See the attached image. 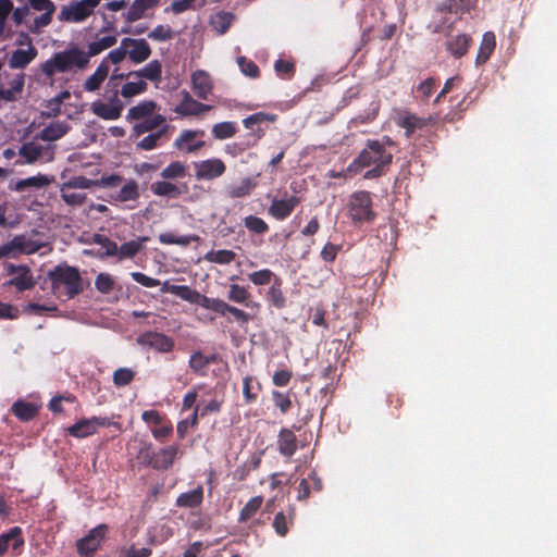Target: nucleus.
Masks as SVG:
<instances>
[{
  "instance_id": "obj_44",
  "label": "nucleus",
  "mask_w": 557,
  "mask_h": 557,
  "mask_svg": "<svg viewBox=\"0 0 557 557\" xmlns=\"http://www.w3.org/2000/svg\"><path fill=\"white\" fill-rule=\"evenodd\" d=\"M267 299L276 309H282L285 307L286 298L282 290V280L280 277H275V281L267 293Z\"/></svg>"
},
{
  "instance_id": "obj_36",
  "label": "nucleus",
  "mask_w": 557,
  "mask_h": 557,
  "mask_svg": "<svg viewBox=\"0 0 557 557\" xmlns=\"http://www.w3.org/2000/svg\"><path fill=\"white\" fill-rule=\"evenodd\" d=\"M496 47L495 35L492 32H486L483 34L482 41L479 48V52L475 59L476 65L484 64L493 53Z\"/></svg>"
},
{
  "instance_id": "obj_24",
  "label": "nucleus",
  "mask_w": 557,
  "mask_h": 557,
  "mask_svg": "<svg viewBox=\"0 0 557 557\" xmlns=\"http://www.w3.org/2000/svg\"><path fill=\"white\" fill-rule=\"evenodd\" d=\"M472 42V39L467 34H460L454 37H450L445 46L446 50L456 59L462 58L465 54H467L470 45Z\"/></svg>"
},
{
  "instance_id": "obj_11",
  "label": "nucleus",
  "mask_w": 557,
  "mask_h": 557,
  "mask_svg": "<svg viewBox=\"0 0 557 557\" xmlns=\"http://www.w3.org/2000/svg\"><path fill=\"white\" fill-rule=\"evenodd\" d=\"M53 148L54 147L50 145L41 146L36 145L33 141H29L24 143L18 148V154L20 157L24 158V161L22 163L34 164L41 158H46L47 161H51L54 154Z\"/></svg>"
},
{
  "instance_id": "obj_55",
  "label": "nucleus",
  "mask_w": 557,
  "mask_h": 557,
  "mask_svg": "<svg viewBox=\"0 0 557 557\" xmlns=\"http://www.w3.org/2000/svg\"><path fill=\"white\" fill-rule=\"evenodd\" d=\"M92 242L106 249L104 252L99 253L100 258L113 257L117 252V244L104 235L95 234Z\"/></svg>"
},
{
  "instance_id": "obj_38",
  "label": "nucleus",
  "mask_w": 557,
  "mask_h": 557,
  "mask_svg": "<svg viewBox=\"0 0 557 557\" xmlns=\"http://www.w3.org/2000/svg\"><path fill=\"white\" fill-rule=\"evenodd\" d=\"M50 178L45 174H37L35 176H29L23 180L17 181L13 187H11L15 191H24L28 188H42L50 184Z\"/></svg>"
},
{
  "instance_id": "obj_59",
  "label": "nucleus",
  "mask_w": 557,
  "mask_h": 557,
  "mask_svg": "<svg viewBox=\"0 0 557 557\" xmlns=\"http://www.w3.org/2000/svg\"><path fill=\"white\" fill-rule=\"evenodd\" d=\"M72 187L61 186V198L70 206H82L86 200V195L82 193L70 191Z\"/></svg>"
},
{
  "instance_id": "obj_16",
  "label": "nucleus",
  "mask_w": 557,
  "mask_h": 557,
  "mask_svg": "<svg viewBox=\"0 0 557 557\" xmlns=\"http://www.w3.org/2000/svg\"><path fill=\"white\" fill-rule=\"evenodd\" d=\"M191 85L195 95L202 100H207L213 89L211 76L203 70H197L191 74Z\"/></svg>"
},
{
  "instance_id": "obj_4",
  "label": "nucleus",
  "mask_w": 557,
  "mask_h": 557,
  "mask_svg": "<svg viewBox=\"0 0 557 557\" xmlns=\"http://www.w3.org/2000/svg\"><path fill=\"white\" fill-rule=\"evenodd\" d=\"M89 61L85 51L76 46L66 50L55 52L49 60L41 64V72L47 77H52L55 73H65L73 69L83 70Z\"/></svg>"
},
{
  "instance_id": "obj_5",
  "label": "nucleus",
  "mask_w": 557,
  "mask_h": 557,
  "mask_svg": "<svg viewBox=\"0 0 557 557\" xmlns=\"http://www.w3.org/2000/svg\"><path fill=\"white\" fill-rule=\"evenodd\" d=\"M347 214L355 224L372 223L376 213L373 210L371 194L367 190L351 194L347 203Z\"/></svg>"
},
{
  "instance_id": "obj_22",
  "label": "nucleus",
  "mask_w": 557,
  "mask_h": 557,
  "mask_svg": "<svg viewBox=\"0 0 557 557\" xmlns=\"http://www.w3.org/2000/svg\"><path fill=\"white\" fill-rule=\"evenodd\" d=\"M202 502L203 487L198 485L191 491L180 494L176 498L175 506L194 510L199 508L202 505Z\"/></svg>"
},
{
  "instance_id": "obj_17",
  "label": "nucleus",
  "mask_w": 557,
  "mask_h": 557,
  "mask_svg": "<svg viewBox=\"0 0 557 557\" xmlns=\"http://www.w3.org/2000/svg\"><path fill=\"white\" fill-rule=\"evenodd\" d=\"M180 454V446L172 444L165 447H161L156 450L153 469L154 470H169Z\"/></svg>"
},
{
  "instance_id": "obj_64",
  "label": "nucleus",
  "mask_w": 557,
  "mask_h": 557,
  "mask_svg": "<svg viewBox=\"0 0 557 557\" xmlns=\"http://www.w3.org/2000/svg\"><path fill=\"white\" fill-rule=\"evenodd\" d=\"M237 62H238V65L240 67V71L243 72V74H245L246 76H248L250 78L259 77L260 70L253 61L248 60L245 57H239L237 59Z\"/></svg>"
},
{
  "instance_id": "obj_56",
  "label": "nucleus",
  "mask_w": 557,
  "mask_h": 557,
  "mask_svg": "<svg viewBox=\"0 0 557 557\" xmlns=\"http://www.w3.org/2000/svg\"><path fill=\"white\" fill-rule=\"evenodd\" d=\"M198 412H199V406H196L194 412L191 413V416L189 418L184 419L177 423L176 433H177V437L180 440L185 438V436L188 432V429L190 426L194 428L198 424V419H199Z\"/></svg>"
},
{
  "instance_id": "obj_13",
  "label": "nucleus",
  "mask_w": 557,
  "mask_h": 557,
  "mask_svg": "<svg viewBox=\"0 0 557 557\" xmlns=\"http://www.w3.org/2000/svg\"><path fill=\"white\" fill-rule=\"evenodd\" d=\"M138 344L148 346L159 352H170L173 350L174 339L163 333L146 332L137 338Z\"/></svg>"
},
{
  "instance_id": "obj_8",
  "label": "nucleus",
  "mask_w": 557,
  "mask_h": 557,
  "mask_svg": "<svg viewBox=\"0 0 557 557\" xmlns=\"http://www.w3.org/2000/svg\"><path fill=\"white\" fill-rule=\"evenodd\" d=\"M111 420L107 417L83 418L66 429L69 435L75 438H86L97 433L99 428L110 426Z\"/></svg>"
},
{
  "instance_id": "obj_23",
  "label": "nucleus",
  "mask_w": 557,
  "mask_h": 557,
  "mask_svg": "<svg viewBox=\"0 0 557 557\" xmlns=\"http://www.w3.org/2000/svg\"><path fill=\"white\" fill-rule=\"evenodd\" d=\"M128 75L159 84L162 81V63L159 60H151L144 67L128 72Z\"/></svg>"
},
{
  "instance_id": "obj_6",
  "label": "nucleus",
  "mask_w": 557,
  "mask_h": 557,
  "mask_svg": "<svg viewBox=\"0 0 557 557\" xmlns=\"http://www.w3.org/2000/svg\"><path fill=\"white\" fill-rule=\"evenodd\" d=\"M436 124V117H420L414 113L408 111L400 114L397 119V125L405 129V136L407 138H413L414 134L419 132V136H425L431 141L432 138L436 137L435 131L433 129Z\"/></svg>"
},
{
  "instance_id": "obj_18",
  "label": "nucleus",
  "mask_w": 557,
  "mask_h": 557,
  "mask_svg": "<svg viewBox=\"0 0 557 557\" xmlns=\"http://www.w3.org/2000/svg\"><path fill=\"white\" fill-rule=\"evenodd\" d=\"M211 109H212L211 106L205 104L202 102L195 100L189 95V92L185 91L183 100L175 108V112L183 116H189V115H200Z\"/></svg>"
},
{
  "instance_id": "obj_31",
  "label": "nucleus",
  "mask_w": 557,
  "mask_h": 557,
  "mask_svg": "<svg viewBox=\"0 0 557 557\" xmlns=\"http://www.w3.org/2000/svg\"><path fill=\"white\" fill-rule=\"evenodd\" d=\"M110 66L100 62L96 71L85 81L84 90L92 92L98 90L109 75Z\"/></svg>"
},
{
  "instance_id": "obj_10",
  "label": "nucleus",
  "mask_w": 557,
  "mask_h": 557,
  "mask_svg": "<svg viewBox=\"0 0 557 557\" xmlns=\"http://www.w3.org/2000/svg\"><path fill=\"white\" fill-rule=\"evenodd\" d=\"M195 177L198 181H212L222 176L226 171L225 163L219 158H211L194 163Z\"/></svg>"
},
{
  "instance_id": "obj_9",
  "label": "nucleus",
  "mask_w": 557,
  "mask_h": 557,
  "mask_svg": "<svg viewBox=\"0 0 557 557\" xmlns=\"http://www.w3.org/2000/svg\"><path fill=\"white\" fill-rule=\"evenodd\" d=\"M301 202V198L296 195L284 193L283 198L274 197L268 208V213L277 221H284L290 216L295 208Z\"/></svg>"
},
{
  "instance_id": "obj_39",
  "label": "nucleus",
  "mask_w": 557,
  "mask_h": 557,
  "mask_svg": "<svg viewBox=\"0 0 557 557\" xmlns=\"http://www.w3.org/2000/svg\"><path fill=\"white\" fill-rule=\"evenodd\" d=\"M170 128V125H164L160 129H158L154 133L149 134L148 136L144 137L140 141L136 144V147L141 150H152L161 145V139H168L166 133Z\"/></svg>"
},
{
  "instance_id": "obj_58",
  "label": "nucleus",
  "mask_w": 557,
  "mask_h": 557,
  "mask_svg": "<svg viewBox=\"0 0 557 557\" xmlns=\"http://www.w3.org/2000/svg\"><path fill=\"white\" fill-rule=\"evenodd\" d=\"M135 372L129 368H119L113 373V384L116 387L126 386L132 383Z\"/></svg>"
},
{
  "instance_id": "obj_32",
  "label": "nucleus",
  "mask_w": 557,
  "mask_h": 557,
  "mask_svg": "<svg viewBox=\"0 0 557 557\" xmlns=\"http://www.w3.org/2000/svg\"><path fill=\"white\" fill-rule=\"evenodd\" d=\"M12 413L21 421L33 420L39 411V407L33 403L16 400L11 407Z\"/></svg>"
},
{
  "instance_id": "obj_63",
  "label": "nucleus",
  "mask_w": 557,
  "mask_h": 557,
  "mask_svg": "<svg viewBox=\"0 0 557 557\" xmlns=\"http://www.w3.org/2000/svg\"><path fill=\"white\" fill-rule=\"evenodd\" d=\"M274 70L280 77L288 79L295 73V64L290 61L278 59L274 63Z\"/></svg>"
},
{
  "instance_id": "obj_15",
  "label": "nucleus",
  "mask_w": 557,
  "mask_h": 557,
  "mask_svg": "<svg viewBox=\"0 0 557 557\" xmlns=\"http://www.w3.org/2000/svg\"><path fill=\"white\" fill-rule=\"evenodd\" d=\"M123 108L124 104L116 96L110 102L95 101L91 104L92 113L107 121L117 120L122 114Z\"/></svg>"
},
{
  "instance_id": "obj_46",
  "label": "nucleus",
  "mask_w": 557,
  "mask_h": 557,
  "mask_svg": "<svg viewBox=\"0 0 557 557\" xmlns=\"http://www.w3.org/2000/svg\"><path fill=\"white\" fill-rule=\"evenodd\" d=\"M236 258V253L233 250L228 249H220V250H210L205 256L203 259L211 263L226 265L232 263Z\"/></svg>"
},
{
  "instance_id": "obj_27",
  "label": "nucleus",
  "mask_w": 557,
  "mask_h": 557,
  "mask_svg": "<svg viewBox=\"0 0 557 557\" xmlns=\"http://www.w3.org/2000/svg\"><path fill=\"white\" fill-rule=\"evenodd\" d=\"M24 544L22 531L18 527L12 528L8 533L0 535V557L11 546L13 550H18Z\"/></svg>"
},
{
  "instance_id": "obj_60",
  "label": "nucleus",
  "mask_w": 557,
  "mask_h": 557,
  "mask_svg": "<svg viewBox=\"0 0 557 557\" xmlns=\"http://www.w3.org/2000/svg\"><path fill=\"white\" fill-rule=\"evenodd\" d=\"M174 37L175 32L169 25H158L148 34V38L156 41H168Z\"/></svg>"
},
{
  "instance_id": "obj_41",
  "label": "nucleus",
  "mask_w": 557,
  "mask_h": 557,
  "mask_svg": "<svg viewBox=\"0 0 557 557\" xmlns=\"http://www.w3.org/2000/svg\"><path fill=\"white\" fill-rule=\"evenodd\" d=\"M260 392L261 384L256 377L247 375L243 379V395L247 405L255 403Z\"/></svg>"
},
{
  "instance_id": "obj_26",
  "label": "nucleus",
  "mask_w": 557,
  "mask_h": 557,
  "mask_svg": "<svg viewBox=\"0 0 557 557\" xmlns=\"http://www.w3.org/2000/svg\"><path fill=\"white\" fill-rule=\"evenodd\" d=\"M278 451L284 457H292L297 450V437L289 429H282L277 437Z\"/></svg>"
},
{
  "instance_id": "obj_14",
  "label": "nucleus",
  "mask_w": 557,
  "mask_h": 557,
  "mask_svg": "<svg viewBox=\"0 0 557 557\" xmlns=\"http://www.w3.org/2000/svg\"><path fill=\"white\" fill-rule=\"evenodd\" d=\"M22 36L27 40L28 48L26 50L17 49L13 51L11 58L9 59V66L11 69H25L36 59L38 54V50L33 45L32 38L28 36V34L22 33Z\"/></svg>"
},
{
  "instance_id": "obj_30",
  "label": "nucleus",
  "mask_w": 557,
  "mask_h": 557,
  "mask_svg": "<svg viewBox=\"0 0 557 557\" xmlns=\"http://www.w3.org/2000/svg\"><path fill=\"white\" fill-rule=\"evenodd\" d=\"M158 3L159 0H134L127 13L125 14L126 22L133 23L143 18L145 12L154 8Z\"/></svg>"
},
{
  "instance_id": "obj_52",
  "label": "nucleus",
  "mask_w": 557,
  "mask_h": 557,
  "mask_svg": "<svg viewBox=\"0 0 557 557\" xmlns=\"http://www.w3.org/2000/svg\"><path fill=\"white\" fill-rule=\"evenodd\" d=\"M256 184L251 178H244L238 185L231 186L227 190L231 198H243L251 194Z\"/></svg>"
},
{
  "instance_id": "obj_37",
  "label": "nucleus",
  "mask_w": 557,
  "mask_h": 557,
  "mask_svg": "<svg viewBox=\"0 0 557 557\" xmlns=\"http://www.w3.org/2000/svg\"><path fill=\"white\" fill-rule=\"evenodd\" d=\"M234 20L235 15L233 13L220 11L211 16L209 23L212 29L215 30L218 35H224L231 27Z\"/></svg>"
},
{
  "instance_id": "obj_35",
  "label": "nucleus",
  "mask_w": 557,
  "mask_h": 557,
  "mask_svg": "<svg viewBox=\"0 0 557 557\" xmlns=\"http://www.w3.org/2000/svg\"><path fill=\"white\" fill-rule=\"evenodd\" d=\"M150 190L159 197L177 198L182 195L181 188L176 184L169 182V180L153 182Z\"/></svg>"
},
{
  "instance_id": "obj_25",
  "label": "nucleus",
  "mask_w": 557,
  "mask_h": 557,
  "mask_svg": "<svg viewBox=\"0 0 557 557\" xmlns=\"http://www.w3.org/2000/svg\"><path fill=\"white\" fill-rule=\"evenodd\" d=\"M70 131L65 122L53 121L36 135V139L44 141H55L62 138Z\"/></svg>"
},
{
  "instance_id": "obj_29",
  "label": "nucleus",
  "mask_w": 557,
  "mask_h": 557,
  "mask_svg": "<svg viewBox=\"0 0 557 557\" xmlns=\"http://www.w3.org/2000/svg\"><path fill=\"white\" fill-rule=\"evenodd\" d=\"M156 109L157 103L153 100L140 101L128 110L126 120L128 122L145 120L151 116Z\"/></svg>"
},
{
  "instance_id": "obj_33",
  "label": "nucleus",
  "mask_w": 557,
  "mask_h": 557,
  "mask_svg": "<svg viewBox=\"0 0 557 557\" xmlns=\"http://www.w3.org/2000/svg\"><path fill=\"white\" fill-rule=\"evenodd\" d=\"M166 124V120L162 114H152L151 116L143 120L141 122L135 124L133 127V133L136 136H140L145 133L152 132L157 128H161Z\"/></svg>"
},
{
  "instance_id": "obj_19",
  "label": "nucleus",
  "mask_w": 557,
  "mask_h": 557,
  "mask_svg": "<svg viewBox=\"0 0 557 557\" xmlns=\"http://www.w3.org/2000/svg\"><path fill=\"white\" fill-rule=\"evenodd\" d=\"M90 15V11H88L81 0L69 7H63L59 14V20L61 22L79 23L88 18Z\"/></svg>"
},
{
  "instance_id": "obj_12",
  "label": "nucleus",
  "mask_w": 557,
  "mask_h": 557,
  "mask_svg": "<svg viewBox=\"0 0 557 557\" xmlns=\"http://www.w3.org/2000/svg\"><path fill=\"white\" fill-rule=\"evenodd\" d=\"M122 45L127 46V57L135 64H140L147 61L151 53V47L146 39H135L125 37L122 39Z\"/></svg>"
},
{
  "instance_id": "obj_1",
  "label": "nucleus",
  "mask_w": 557,
  "mask_h": 557,
  "mask_svg": "<svg viewBox=\"0 0 557 557\" xmlns=\"http://www.w3.org/2000/svg\"><path fill=\"white\" fill-rule=\"evenodd\" d=\"M394 146L395 143L389 136H383L381 139H368L364 148L347 166L348 173L356 175L362 169L369 168L363 178L372 180L381 177L387 172L393 162V153L388 148Z\"/></svg>"
},
{
  "instance_id": "obj_40",
  "label": "nucleus",
  "mask_w": 557,
  "mask_h": 557,
  "mask_svg": "<svg viewBox=\"0 0 557 557\" xmlns=\"http://www.w3.org/2000/svg\"><path fill=\"white\" fill-rule=\"evenodd\" d=\"M117 41L116 35L104 36L100 39L91 41L88 44V50L85 51L88 61L90 58L100 54L102 51L113 47Z\"/></svg>"
},
{
  "instance_id": "obj_50",
  "label": "nucleus",
  "mask_w": 557,
  "mask_h": 557,
  "mask_svg": "<svg viewBox=\"0 0 557 557\" xmlns=\"http://www.w3.org/2000/svg\"><path fill=\"white\" fill-rule=\"evenodd\" d=\"M263 504V497L261 495L255 496L248 500V503L242 508L238 522H246L252 518L256 512L261 508Z\"/></svg>"
},
{
  "instance_id": "obj_2",
  "label": "nucleus",
  "mask_w": 557,
  "mask_h": 557,
  "mask_svg": "<svg viewBox=\"0 0 557 557\" xmlns=\"http://www.w3.org/2000/svg\"><path fill=\"white\" fill-rule=\"evenodd\" d=\"M161 292L171 293L183 300L198 305L207 310H211L221 317L232 314L235 321L240 325L247 324L252 319L248 312L232 306L220 298H211L202 295L187 285H170L168 282H164L162 284Z\"/></svg>"
},
{
  "instance_id": "obj_53",
  "label": "nucleus",
  "mask_w": 557,
  "mask_h": 557,
  "mask_svg": "<svg viewBox=\"0 0 557 557\" xmlns=\"http://www.w3.org/2000/svg\"><path fill=\"white\" fill-rule=\"evenodd\" d=\"M244 225L249 232L258 235H263L269 231L268 223L263 219L256 215L246 216L244 219Z\"/></svg>"
},
{
  "instance_id": "obj_57",
  "label": "nucleus",
  "mask_w": 557,
  "mask_h": 557,
  "mask_svg": "<svg viewBox=\"0 0 557 557\" xmlns=\"http://www.w3.org/2000/svg\"><path fill=\"white\" fill-rule=\"evenodd\" d=\"M277 277L270 269H262L248 274L249 281L256 286L268 285Z\"/></svg>"
},
{
  "instance_id": "obj_43",
  "label": "nucleus",
  "mask_w": 557,
  "mask_h": 557,
  "mask_svg": "<svg viewBox=\"0 0 557 557\" xmlns=\"http://www.w3.org/2000/svg\"><path fill=\"white\" fill-rule=\"evenodd\" d=\"M9 285L16 287L18 292L32 289L35 281L28 267L22 268V271L8 282Z\"/></svg>"
},
{
  "instance_id": "obj_34",
  "label": "nucleus",
  "mask_w": 557,
  "mask_h": 557,
  "mask_svg": "<svg viewBox=\"0 0 557 557\" xmlns=\"http://www.w3.org/2000/svg\"><path fill=\"white\" fill-rule=\"evenodd\" d=\"M147 240L148 237H138L137 239L126 242L120 247L117 246V252L114 257H117L119 260L132 259L144 248V244Z\"/></svg>"
},
{
  "instance_id": "obj_47",
  "label": "nucleus",
  "mask_w": 557,
  "mask_h": 557,
  "mask_svg": "<svg viewBox=\"0 0 557 557\" xmlns=\"http://www.w3.org/2000/svg\"><path fill=\"white\" fill-rule=\"evenodd\" d=\"M187 164L181 161H173L162 170L160 175L163 180H178L184 178L187 175Z\"/></svg>"
},
{
  "instance_id": "obj_28",
  "label": "nucleus",
  "mask_w": 557,
  "mask_h": 557,
  "mask_svg": "<svg viewBox=\"0 0 557 557\" xmlns=\"http://www.w3.org/2000/svg\"><path fill=\"white\" fill-rule=\"evenodd\" d=\"M11 245L13 246L15 251L26 255L35 253L42 247V244L38 243L27 234L14 236L11 239Z\"/></svg>"
},
{
  "instance_id": "obj_45",
  "label": "nucleus",
  "mask_w": 557,
  "mask_h": 557,
  "mask_svg": "<svg viewBox=\"0 0 557 557\" xmlns=\"http://www.w3.org/2000/svg\"><path fill=\"white\" fill-rule=\"evenodd\" d=\"M156 449L151 442L141 441L136 458L138 462L144 467H150L153 469Z\"/></svg>"
},
{
  "instance_id": "obj_3",
  "label": "nucleus",
  "mask_w": 557,
  "mask_h": 557,
  "mask_svg": "<svg viewBox=\"0 0 557 557\" xmlns=\"http://www.w3.org/2000/svg\"><path fill=\"white\" fill-rule=\"evenodd\" d=\"M53 293L73 299L84 290L83 278L77 268L60 263L48 272Z\"/></svg>"
},
{
  "instance_id": "obj_61",
  "label": "nucleus",
  "mask_w": 557,
  "mask_h": 557,
  "mask_svg": "<svg viewBox=\"0 0 557 557\" xmlns=\"http://www.w3.org/2000/svg\"><path fill=\"white\" fill-rule=\"evenodd\" d=\"M436 79L428 77L417 86L418 97L421 101L426 102L436 88Z\"/></svg>"
},
{
  "instance_id": "obj_7",
  "label": "nucleus",
  "mask_w": 557,
  "mask_h": 557,
  "mask_svg": "<svg viewBox=\"0 0 557 557\" xmlns=\"http://www.w3.org/2000/svg\"><path fill=\"white\" fill-rule=\"evenodd\" d=\"M109 528L101 523L76 543L77 553L82 557H92L108 534Z\"/></svg>"
},
{
  "instance_id": "obj_51",
  "label": "nucleus",
  "mask_w": 557,
  "mask_h": 557,
  "mask_svg": "<svg viewBox=\"0 0 557 557\" xmlns=\"http://www.w3.org/2000/svg\"><path fill=\"white\" fill-rule=\"evenodd\" d=\"M147 88L148 84L144 79H138L137 82H127L122 86L120 95L123 98L129 99L132 97L144 94Z\"/></svg>"
},
{
  "instance_id": "obj_48",
  "label": "nucleus",
  "mask_w": 557,
  "mask_h": 557,
  "mask_svg": "<svg viewBox=\"0 0 557 557\" xmlns=\"http://www.w3.org/2000/svg\"><path fill=\"white\" fill-rule=\"evenodd\" d=\"M211 133L218 140L228 139L237 133V125L230 121L220 122L212 126Z\"/></svg>"
},
{
  "instance_id": "obj_20",
  "label": "nucleus",
  "mask_w": 557,
  "mask_h": 557,
  "mask_svg": "<svg viewBox=\"0 0 557 557\" xmlns=\"http://www.w3.org/2000/svg\"><path fill=\"white\" fill-rule=\"evenodd\" d=\"M227 299L250 309H260V304L251 299L249 290L238 284H231L227 290Z\"/></svg>"
},
{
  "instance_id": "obj_49",
  "label": "nucleus",
  "mask_w": 557,
  "mask_h": 557,
  "mask_svg": "<svg viewBox=\"0 0 557 557\" xmlns=\"http://www.w3.org/2000/svg\"><path fill=\"white\" fill-rule=\"evenodd\" d=\"M139 196L140 194L137 182L134 180H129L120 189V191L115 196V200L120 202L136 201L139 199Z\"/></svg>"
},
{
  "instance_id": "obj_42",
  "label": "nucleus",
  "mask_w": 557,
  "mask_h": 557,
  "mask_svg": "<svg viewBox=\"0 0 557 557\" xmlns=\"http://www.w3.org/2000/svg\"><path fill=\"white\" fill-rule=\"evenodd\" d=\"M216 361V356H206L201 351H196L190 356L189 368L199 375H205V369Z\"/></svg>"
},
{
  "instance_id": "obj_21",
  "label": "nucleus",
  "mask_w": 557,
  "mask_h": 557,
  "mask_svg": "<svg viewBox=\"0 0 557 557\" xmlns=\"http://www.w3.org/2000/svg\"><path fill=\"white\" fill-rule=\"evenodd\" d=\"M203 135L202 131H190L186 129L174 140V147L180 150H186L187 152H194L201 149L205 146V141H194L197 136Z\"/></svg>"
},
{
  "instance_id": "obj_54",
  "label": "nucleus",
  "mask_w": 557,
  "mask_h": 557,
  "mask_svg": "<svg viewBox=\"0 0 557 557\" xmlns=\"http://www.w3.org/2000/svg\"><path fill=\"white\" fill-rule=\"evenodd\" d=\"M276 120L275 114H269L264 112H257L248 115L243 120V124L246 128L253 131L255 126H259L263 122H274Z\"/></svg>"
},
{
  "instance_id": "obj_62",
  "label": "nucleus",
  "mask_w": 557,
  "mask_h": 557,
  "mask_svg": "<svg viewBox=\"0 0 557 557\" xmlns=\"http://www.w3.org/2000/svg\"><path fill=\"white\" fill-rule=\"evenodd\" d=\"M95 286L101 294H110L114 288V280L109 273H99L95 280Z\"/></svg>"
}]
</instances>
